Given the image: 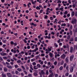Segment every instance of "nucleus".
Returning <instances> with one entry per match:
<instances>
[{
	"mask_svg": "<svg viewBox=\"0 0 77 77\" xmlns=\"http://www.w3.org/2000/svg\"><path fill=\"white\" fill-rule=\"evenodd\" d=\"M71 23L72 24H76V23H77V20L75 18L72 19Z\"/></svg>",
	"mask_w": 77,
	"mask_h": 77,
	"instance_id": "nucleus-1",
	"label": "nucleus"
},
{
	"mask_svg": "<svg viewBox=\"0 0 77 77\" xmlns=\"http://www.w3.org/2000/svg\"><path fill=\"white\" fill-rule=\"evenodd\" d=\"M74 56L73 55H72L70 57V61H72V60H73V58H74Z\"/></svg>",
	"mask_w": 77,
	"mask_h": 77,
	"instance_id": "nucleus-2",
	"label": "nucleus"
},
{
	"mask_svg": "<svg viewBox=\"0 0 77 77\" xmlns=\"http://www.w3.org/2000/svg\"><path fill=\"white\" fill-rule=\"evenodd\" d=\"M46 52H45L46 54H48V51H51V48L47 49H46Z\"/></svg>",
	"mask_w": 77,
	"mask_h": 77,
	"instance_id": "nucleus-3",
	"label": "nucleus"
},
{
	"mask_svg": "<svg viewBox=\"0 0 77 77\" xmlns=\"http://www.w3.org/2000/svg\"><path fill=\"white\" fill-rule=\"evenodd\" d=\"M74 70V67L71 66L70 68V71L71 72H73Z\"/></svg>",
	"mask_w": 77,
	"mask_h": 77,
	"instance_id": "nucleus-4",
	"label": "nucleus"
},
{
	"mask_svg": "<svg viewBox=\"0 0 77 77\" xmlns=\"http://www.w3.org/2000/svg\"><path fill=\"white\" fill-rule=\"evenodd\" d=\"M66 57V55L65 54H63L62 55H61V59H64Z\"/></svg>",
	"mask_w": 77,
	"mask_h": 77,
	"instance_id": "nucleus-5",
	"label": "nucleus"
},
{
	"mask_svg": "<svg viewBox=\"0 0 77 77\" xmlns=\"http://www.w3.org/2000/svg\"><path fill=\"white\" fill-rule=\"evenodd\" d=\"M7 75L8 77H12V74H11V73L8 72L7 73Z\"/></svg>",
	"mask_w": 77,
	"mask_h": 77,
	"instance_id": "nucleus-6",
	"label": "nucleus"
},
{
	"mask_svg": "<svg viewBox=\"0 0 77 77\" xmlns=\"http://www.w3.org/2000/svg\"><path fill=\"white\" fill-rule=\"evenodd\" d=\"M1 55V56H6L7 54L6 53H3V52H2L0 53Z\"/></svg>",
	"mask_w": 77,
	"mask_h": 77,
	"instance_id": "nucleus-7",
	"label": "nucleus"
},
{
	"mask_svg": "<svg viewBox=\"0 0 77 77\" xmlns=\"http://www.w3.org/2000/svg\"><path fill=\"white\" fill-rule=\"evenodd\" d=\"M7 67L9 68V69H12V66H11V65H7Z\"/></svg>",
	"mask_w": 77,
	"mask_h": 77,
	"instance_id": "nucleus-8",
	"label": "nucleus"
},
{
	"mask_svg": "<svg viewBox=\"0 0 77 77\" xmlns=\"http://www.w3.org/2000/svg\"><path fill=\"white\" fill-rule=\"evenodd\" d=\"M4 70L5 72H8V69L6 67H5L4 68Z\"/></svg>",
	"mask_w": 77,
	"mask_h": 77,
	"instance_id": "nucleus-9",
	"label": "nucleus"
},
{
	"mask_svg": "<svg viewBox=\"0 0 77 77\" xmlns=\"http://www.w3.org/2000/svg\"><path fill=\"white\" fill-rule=\"evenodd\" d=\"M49 56L51 57H53V54L51 53H49Z\"/></svg>",
	"mask_w": 77,
	"mask_h": 77,
	"instance_id": "nucleus-10",
	"label": "nucleus"
},
{
	"mask_svg": "<svg viewBox=\"0 0 77 77\" xmlns=\"http://www.w3.org/2000/svg\"><path fill=\"white\" fill-rule=\"evenodd\" d=\"M2 77H6V75L3 73H2Z\"/></svg>",
	"mask_w": 77,
	"mask_h": 77,
	"instance_id": "nucleus-11",
	"label": "nucleus"
},
{
	"mask_svg": "<svg viewBox=\"0 0 77 77\" xmlns=\"http://www.w3.org/2000/svg\"><path fill=\"white\" fill-rule=\"evenodd\" d=\"M41 74H42V75H44V74H45V72H44V70H42L41 71Z\"/></svg>",
	"mask_w": 77,
	"mask_h": 77,
	"instance_id": "nucleus-12",
	"label": "nucleus"
},
{
	"mask_svg": "<svg viewBox=\"0 0 77 77\" xmlns=\"http://www.w3.org/2000/svg\"><path fill=\"white\" fill-rule=\"evenodd\" d=\"M69 67L68 66H67L66 67V69L67 71V72H68L69 71Z\"/></svg>",
	"mask_w": 77,
	"mask_h": 77,
	"instance_id": "nucleus-13",
	"label": "nucleus"
},
{
	"mask_svg": "<svg viewBox=\"0 0 77 77\" xmlns=\"http://www.w3.org/2000/svg\"><path fill=\"white\" fill-rule=\"evenodd\" d=\"M41 65H40V64H38L37 65V68H41Z\"/></svg>",
	"mask_w": 77,
	"mask_h": 77,
	"instance_id": "nucleus-14",
	"label": "nucleus"
},
{
	"mask_svg": "<svg viewBox=\"0 0 77 77\" xmlns=\"http://www.w3.org/2000/svg\"><path fill=\"white\" fill-rule=\"evenodd\" d=\"M17 70L19 71V72H21L22 71V69H21L20 68H18L17 69Z\"/></svg>",
	"mask_w": 77,
	"mask_h": 77,
	"instance_id": "nucleus-15",
	"label": "nucleus"
},
{
	"mask_svg": "<svg viewBox=\"0 0 77 77\" xmlns=\"http://www.w3.org/2000/svg\"><path fill=\"white\" fill-rule=\"evenodd\" d=\"M30 69H31L33 71V66H32V65H30Z\"/></svg>",
	"mask_w": 77,
	"mask_h": 77,
	"instance_id": "nucleus-16",
	"label": "nucleus"
},
{
	"mask_svg": "<svg viewBox=\"0 0 77 77\" xmlns=\"http://www.w3.org/2000/svg\"><path fill=\"white\" fill-rule=\"evenodd\" d=\"M32 26H35V27L36 26V24H35L33 23H31V26H32Z\"/></svg>",
	"mask_w": 77,
	"mask_h": 77,
	"instance_id": "nucleus-17",
	"label": "nucleus"
},
{
	"mask_svg": "<svg viewBox=\"0 0 77 77\" xmlns=\"http://www.w3.org/2000/svg\"><path fill=\"white\" fill-rule=\"evenodd\" d=\"M21 67L23 69V71H24V70H26V69H25V67L24 66H21Z\"/></svg>",
	"mask_w": 77,
	"mask_h": 77,
	"instance_id": "nucleus-18",
	"label": "nucleus"
},
{
	"mask_svg": "<svg viewBox=\"0 0 77 77\" xmlns=\"http://www.w3.org/2000/svg\"><path fill=\"white\" fill-rule=\"evenodd\" d=\"M66 63H68L69 62V60L68 59V58H66Z\"/></svg>",
	"mask_w": 77,
	"mask_h": 77,
	"instance_id": "nucleus-19",
	"label": "nucleus"
},
{
	"mask_svg": "<svg viewBox=\"0 0 77 77\" xmlns=\"http://www.w3.org/2000/svg\"><path fill=\"white\" fill-rule=\"evenodd\" d=\"M38 48H36L34 51L33 50L32 51V52H34V51H35V52H36V51H38Z\"/></svg>",
	"mask_w": 77,
	"mask_h": 77,
	"instance_id": "nucleus-20",
	"label": "nucleus"
},
{
	"mask_svg": "<svg viewBox=\"0 0 77 77\" xmlns=\"http://www.w3.org/2000/svg\"><path fill=\"white\" fill-rule=\"evenodd\" d=\"M53 75V73H52L51 74H50L49 75V77H52Z\"/></svg>",
	"mask_w": 77,
	"mask_h": 77,
	"instance_id": "nucleus-21",
	"label": "nucleus"
},
{
	"mask_svg": "<svg viewBox=\"0 0 77 77\" xmlns=\"http://www.w3.org/2000/svg\"><path fill=\"white\" fill-rule=\"evenodd\" d=\"M74 15V12L72 11L71 14L72 17Z\"/></svg>",
	"mask_w": 77,
	"mask_h": 77,
	"instance_id": "nucleus-22",
	"label": "nucleus"
},
{
	"mask_svg": "<svg viewBox=\"0 0 77 77\" xmlns=\"http://www.w3.org/2000/svg\"><path fill=\"white\" fill-rule=\"evenodd\" d=\"M63 63H64V61L63 60H62L61 61V63L60 64L61 65H63Z\"/></svg>",
	"mask_w": 77,
	"mask_h": 77,
	"instance_id": "nucleus-23",
	"label": "nucleus"
},
{
	"mask_svg": "<svg viewBox=\"0 0 77 77\" xmlns=\"http://www.w3.org/2000/svg\"><path fill=\"white\" fill-rule=\"evenodd\" d=\"M48 74H49L48 70H47L46 71V75H48Z\"/></svg>",
	"mask_w": 77,
	"mask_h": 77,
	"instance_id": "nucleus-24",
	"label": "nucleus"
},
{
	"mask_svg": "<svg viewBox=\"0 0 77 77\" xmlns=\"http://www.w3.org/2000/svg\"><path fill=\"white\" fill-rule=\"evenodd\" d=\"M70 38H71V36H70V35H69L67 36V39H68V40H69V39H70Z\"/></svg>",
	"mask_w": 77,
	"mask_h": 77,
	"instance_id": "nucleus-25",
	"label": "nucleus"
},
{
	"mask_svg": "<svg viewBox=\"0 0 77 77\" xmlns=\"http://www.w3.org/2000/svg\"><path fill=\"white\" fill-rule=\"evenodd\" d=\"M65 76H66V77H68V75H69V73L68 72H67L65 74Z\"/></svg>",
	"mask_w": 77,
	"mask_h": 77,
	"instance_id": "nucleus-26",
	"label": "nucleus"
},
{
	"mask_svg": "<svg viewBox=\"0 0 77 77\" xmlns=\"http://www.w3.org/2000/svg\"><path fill=\"white\" fill-rule=\"evenodd\" d=\"M60 71H62V69H63V66H61L60 67Z\"/></svg>",
	"mask_w": 77,
	"mask_h": 77,
	"instance_id": "nucleus-27",
	"label": "nucleus"
},
{
	"mask_svg": "<svg viewBox=\"0 0 77 77\" xmlns=\"http://www.w3.org/2000/svg\"><path fill=\"white\" fill-rule=\"evenodd\" d=\"M33 68L35 69H38V67H36V66H34Z\"/></svg>",
	"mask_w": 77,
	"mask_h": 77,
	"instance_id": "nucleus-28",
	"label": "nucleus"
},
{
	"mask_svg": "<svg viewBox=\"0 0 77 77\" xmlns=\"http://www.w3.org/2000/svg\"><path fill=\"white\" fill-rule=\"evenodd\" d=\"M57 63V61H55L54 63V65H56Z\"/></svg>",
	"mask_w": 77,
	"mask_h": 77,
	"instance_id": "nucleus-29",
	"label": "nucleus"
},
{
	"mask_svg": "<svg viewBox=\"0 0 77 77\" xmlns=\"http://www.w3.org/2000/svg\"><path fill=\"white\" fill-rule=\"evenodd\" d=\"M3 59H8L6 57H3Z\"/></svg>",
	"mask_w": 77,
	"mask_h": 77,
	"instance_id": "nucleus-30",
	"label": "nucleus"
},
{
	"mask_svg": "<svg viewBox=\"0 0 77 77\" xmlns=\"http://www.w3.org/2000/svg\"><path fill=\"white\" fill-rule=\"evenodd\" d=\"M24 54V51H22L20 53H19V54Z\"/></svg>",
	"mask_w": 77,
	"mask_h": 77,
	"instance_id": "nucleus-31",
	"label": "nucleus"
},
{
	"mask_svg": "<svg viewBox=\"0 0 77 77\" xmlns=\"http://www.w3.org/2000/svg\"><path fill=\"white\" fill-rule=\"evenodd\" d=\"M74 40V39H73V38H71L70 40L69 41H71V42H72Z\"/></svg>",
	"mask_w": 77,
	"mask_h": 77,
	"instance_id": "nucleus-32",
	"label": "nucleus"
},
{
	"mask_svg": "<svg viewBox=\"0 0 77 77\" xmlns=\"http://www.w3.org/2000/svg\"><path fill=\"white\" fill-rule=\"evenodd\" d=\"M14 66H15V68H17L18 67V65H15Z\"/></svg>",
	"mask_w": 77,
	"mask_h": 77,
	"instance_id": "nucleus-33",
	"label": "nucleus"
},
{
	"mask_svg": "<svg viewBox=\"0 0 77 77\" xmlns=\"http://www.w3.org/2000/svg\"><path fill=\"white\" fill-rule=\"evenodd\" d=\"M72 51H73V49L72 48H70V53H72Z\"/></svg>",
	"mask_w": 77,
	"mask_h": 77,
	"instance_id": "nucleus-34",
	"label": "nucleus"
},
{
	"mask_svg": "<svg viewBox=\"0 0 77 77\" xmlns=\"http://www.w3.org/2000/svg\"><path fill=\"white\" fill-rule=\"evenodd\" d=\"M28 76L29 77H32V75L31 74H29L28 75Z\"/></svg>",
	"mask_w": 77,
	"mask_h": 77,
	"instance_id": "nucleus-35",
	"label": "nucleus"
},
{
	"mask_svg": "<svg viewBox=\"0 0 77 77\" xmlns=\"http://www.w3.org/2000/svg\"><path fill=\"white\" fill-rule=\"evenodd\" d=\"M31 2L32 4H33V5H35V3H34V2H33V0H31Z\"/></svg>",
	"mask_w": 77,
	"mask_h": 77,
	"instance_id": "nucleus-36",
	"label": "nucleus"
},
{
	"mask_svg": "<svg viewBox=\"0 0 77 77\" xmlns=\"http://www.w3.org/2000/svg\"><path fill=\"white\" fill-rule=\"evenodd\" d=\"M15 74H18L19 73V72H18V71L16 70L15 71Z\"/></svg>",
	"mask_w": 77,
	"mask_h": 77,
	"instance_id": "nucleus-37",
	"label": "nucleus"
},
{
	"mask_svg": "<svg viewBox=\"0 0 77 77\" xmlns=\"http://www.w3.org/2000/svg\"><path fill=\"white\" fill-rule=\"evenodd\" d=\"M17 63H21V60H18L17 61Z\"/></svg>",
	"mask_w": 77,
	"mask_h": 77,
	"instance_id": "nucleus-38",
	"label": "nucleus"
},
{
	"mask_svg": "<svg viewBox=\"0 0 77 77\" xmlns=\"http://www.w3.org/2000/svg\"><path fill=\"white\" fill-rule=\"evenodd\" d=\"M32 65H36V62H34L32 63Z\"/></svg>",
	"mask_w": 77,
	"mask_h": 77,
	"instance_id": "nucleus-39",
	"label": "nucleus"
},
{
	"mask_svg": "<svg viewBox=\"0 0 77 77\" xmlns=\"http://www.w3.org/2000/svg\"><path fill=\"white\" fill-rule=\"evenodd\" d=\"M54 45L56 47H58V45H57L56 43H54Z\"/></svg>",
	"mask_w": 77,
	"mask_h": 77,
	"instance_id": "nucleus-40",
	"label": "nucleus"
},
{
	"mask_svg": "<svg viewBox=\"0 0 77 77\" xmlns=\"http://www.w3.org/2000/svg\"><path fill=\"white\" fill-rule=\"evenodd\" d=\"M24 72H25V74L26 75H27V72H26V71L25 70H24Z\"/></svg>",
	"mask_w": 77,
	"mask_h": 77,
	"instance_id": "nucleus-41",
	"label": "nucleus"
},
{
	"mask_svg": "<svg viewBox=\"0 0 77 77\" xmlns=\"http://www.w3.org/2000/svg\"><path fill=\"white\" fill-rule=\"evenodd\" d=\"M74 41H76V42L77 41V37H75Z\"/></svg>",
	"mask_w": 77,
	"mask_h": 77,
	"instance_id": "nucleus-42",
	"label": "nucleus"
},
{
	"mask_svg": "<svg viewBox=\"0 0 77 77\" xmlns=\"http://www.w3.org/2000/svg\"><path fill=\"white\" fill-rule=\"evenodd\" d=\"M55 77H58V74H55Z\"/></svg>",
	"mask_w": 77,
	"mask_h": 77,
	"instance_id": "nucleus-43",
	"label": "nucleus"
},
{
	"mask_svg": "<svg viewBox=\"0 0 77 77\" xmlns=\"http://www.w3.org/2000/svg\"><path fill=\"white\" fill-rule=\"evenodd\" d=\"M66 63H64V68H65V67H66Z\"/></svg>",
	"mask_w": 77,
	"mask_h": 77,
	"instance_id": "nucleus-44",
	"label": "nucleus"
},
{
	"mask_svg": "<svg viewBox=\"0 0 77 77\" xmlns=\"http://www.w3.org/2000/svg\"><path fill=\"white\" fill-rule=\"evenodd\" d=\"M23 20H22L20 22V23H21V25H22V26H23Z\"/></svg>",
	"mask_w": 77,
	"mask_h": 77,
	"instance_id": "nucleus-45",
	"label": "nucleus"
},
{
	"mask_svg": "<svg viewBox=\"0 0 77 77\" xmlns=\"http://www.w3.org/2000/svg\"><path fill=\"white\" fill-rule=\"evenodd\" d=\"M70 35H72V31L71 30L70 31Z\"/></svg>",
	"mask_w": 77,
	"mask_h": 77,
	"instance_id": "nucleus-46",
	"label": "nucleus"
},
{
	"mask_svg": "<svg viewBox=\"0 0 77 77\" xmlns=\"http://www.w3.org/2000/svg\"><path fill=\"white\" fill-rule=\"evenodd\" d=\"M63 8H60V9H59V10H60L61 11H63Z\"/></svg>",
	"mask_w": 77,
	"mask_h": 77,
	"instance_id": "nucleus-47",
	"label": "nucleus"
},
{
	"mask_svg": "<svg viewBox=\"0 0 77 77\" xmlns=\"http://www.w3.org/2000/svg\"><path fill=\"white\" fill-rule=\"evenodd\" d=\"M11 45H13V44H14V42L11 41Z\"/></svg>",
	"mask_w": 77,
	"mask_h": 77,
	"instance_id": "nucleus-48",
	"label": "nucleus"
},
{
	"mask_svg": "<svg viewBox=\"0 0 77 77\" xmlns=\"http://www.w3.org/2000/svg\"><path fill=\"white\" fill-rule=\"evenodd\" d=\"M23 41L25 43H27V41H26L25 39H24L23 40Z\"/></svg>",
	"mask_w": 77,
	"mask_h": 77,
	"instance_id": "nucleus-49",
	"label": "nucleus"
},
{
	"mask_svg": "<svg viewBox=\"0 0 77 77\" xmlns=\"http://www.w3.org/2000/svg\"><path fill=\"white\" fill-rule=\"evenodd\" d=\"M10 64H11V65H14V63L13 62H11Z\"/></svg>",
	"mask_w": 77,
	"mask_h": 77,
	"instance_id": "nucleus-50",
	"label": "nucleus"
},
{
	"mask_svg": "<svg viewBox=\"0 0 77 77\" xmlns=\"http://www.w3.org/2000/svg\"><path fill=\"white\" fill-rule=\"evenodd\" d=\"M47 17H48V16H47V15H46L45 17V19H47Z\"/></svg>",
	"mask_w": 77,
	"mask_h": 77,
	"instance_id": "nucleus-51",
	"label": "nucleus"
},
{
	"mask_svg": "<svg viewBox=\"0 0 77 77\" xmlns=\"http://www.w3.org/2000/svg\"><path fill=\"white\" fill-rule=\"evenodd\" d=\"M40 63L41 65H43V61H41Z\"/></svg>",
	"mask_w": 77,
	"mask_h": 77,
	"instance_id": "nucleus-52",
	"label": "nucleus"
},
{
	"mask_svg": "<svg viewBox=\"0 0 77 77\" xmlns=\"http://www.w3.org/2000/svg\"><path fill=\"white\" fill-rule=\"evenodd\" d=\"M11 74H15V72L14 71H12Z\"/></svg>",
	"mask_w": 77,
	"mask_h": 77,
	"instance_id": "nucleus-53",
	"label": "nucleus"
},
{
	"mask_svg": "<svg viewBox=\"0 0 77 77\" xmlns=\"http://www.w3.org/2000/svg\"><path fill=\"white\" fill-rule=\"evenodd\" d=\"M6 63L7 65H10V63L8 62H6Z\"/></svg>",
	"mask_w": 77,
	"mask_h": 77,
	"instance_id": "nucleus-54",
	"label": "nucleus"
},
{
	"mask_svg": "<svg viewBox=\"0 0 77 77\" xmlns=\"http://www.w3.org/2000/svg\"><path fill=\"white\" fill-rule=\"evenodd\" d=\"M74 48H77V45H76L74 46Z\"/></svg>",
	"mask_w": 77,
	"mask_h": 77,
	"instance_id": "nucleus-55",
	"label": "nucleus"
},
{
	"mask_svg": "<svg viewBox=\"0 0 77 77\" xmlns=\"http://www.w3.org/2000/svg\"><path fill=\"white\" fill-rule=\"evenodd\" d=\"M49 72H50V73H51V74H52L53 73V72H52V71L51 70H49Z\"/></svg>",
	"mask_w": 77,
	"mask_h": 77,
	"instance_id": "nucleus-56",
	"label": "nucleus"
},
{
	"mask_svg": "<svg viewBox=\"0 0 77 77\" xmlns=\"http://www.w3.org/2000/svg\"><path fill=\"white\" fill-rule=\"evenodd\" d=\"M60 42V39L58 40L57 41L58 43H59Z\"/></svg>",
	"mask_w": 77,
	"mask_h": 77,
	"instance_id": "nucleus-57",
	"label": "nucleus"
},
{
	"mask_svg": "<svg viewBox=\"0 0 77 77\" xmlns=\"http://www.w3.org/2000/svg\"><path fill=\"white\" fill-rule=\"evenodd\" d=\"M68 14V11H65V15H66V14Z\"/></svg>",
	"mask_w": 77,
	"mask_h": 77,
	"instance_id": "nucleus-58",
	"label": "nucleus"
},
{
	"mask_svg": "<svg viewBox=\"0 0 77 77\" xmlns=\"http://www.w3.org/2000/svg\"><path fill=\"white\" fill-rule=\"evenodd\" d=\"M70 29H72V26L71 25L70 27Z\"/></svg>",
	"mask_w": 77,
	"mask_h": 77,
	"instance_id": "nucleus-59",
	"label": "nucleus"
},
{
	"mask_svg": "<svg viewBox=\"0 0 77 77\" xmlns=\"http://www.w3.org/2000/svg\"><path fill=\"white\" fill-rule=\"evenodd\" d=\"M50 18L51 20H53V17H50Z\"/></svg>",
	"mask_w": 77,
	"mask_h": 77,
	"instance_id": "nucleus-60",
	"label": "nucleus"
},
{
	"mask_svg": "<svg viewBox=\"0 0 77 77\" xmlns=\"http://www.w3.org/2000/svg\"><path fill=\"white\" fill-rule=\"evenodd\" d=\"M76 65V63H75L73 64V66H75Z\"/></svg>",
	"mask_w": 77,
	"mask_h": 77,
	"instance_id": "nucleus-61",
	"label": "nucleus"
},
{
	"mask_svg": "<svg viewBox=\"0 0 77 77\" xmlns=\"http://www.w3.org/2000/svg\"><path fill=\"white\" fill-rule=\"evenodd\" d=\"M67 17H70V14H68L67 15Z\"/></svg>",
	"mask_w": 77,
	"mask_h": 77,
	"instance_id": "nucleus-62",
	"label": "nucleus"
},
{
	"mask_svg": "<svg viewBox=\"0 0 77 77\" xmlns=\"http://www.w3.org/2000/svg\"><path fill=\"white\" fill-rule=\"evenodd\" d=\"M35 48V45H33L32 46V48Z\"/></svg>",
	"mask_w": 77,
	"mask_h": 77,
	"instance_id": "nucleus-63",
	"label": "nucleus"
},
{
	"mask_svg": "<svg viewBox=\"0 0 77 77\" xmlns=\"http://www.w3.org/2000/svg\"><path fill=\"white\" fill-rule=\"evenodd\" d=\"M75 15L76 17H77V12H76L75 13Z\"/></svg>",
	"mask_w": 77,
	"mask_h": 77,
	"instance_id": "nucleus-64",
	"label": "nucleus"
}]
</instances>
